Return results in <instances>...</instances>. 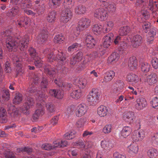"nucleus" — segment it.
<instances>
[{
	"mask_svg": "<svg viewBox=\"0 0 158 158\" xmlns=\"http://www.w3.org/2000/svg\"><path fill=\"white\" fill-rule=\"evenodd\" d=\"M151 104L153 107L158 108V97L153 98L151 102Z\"/></svg>",
	"mask_w": 158,
	"mask_h": 158,
	"instance_id": "obj_50",
	"label": "nucleus"
},
{
	"mask_svg": "<svg viewBox=\"0 0 158 158\" xmlns=\"http://www.w3.org/2000/svg\"><path fill=\"white\" fill-rule=\"evenodd\" d=\"M65 38L62 34H60L56 35L53 39L55 43L58 44H61L64 42Z\"/></svg>",
	"mask_w": 158,
	"mask_h": 158,
	"instance_id": "obj_26",
	"label": "nucleus"
},
{
	"mask_svg": "<svg viewBox=\"0 0 158 158\" xmlns=\"http://www.w3.org/2000/svg\"><path fill=\"white\" fill-rule=\"evenodd\" d=\"M48 96L44 93L41 92L39 94L38 99L40 101H44L48 98Z\"/></svg>",
	"mask_w": 158,
	"mask_h": 158,
	"instance_id": "obj_63",
	"label": "nucleus"
},
{
	"mask_svg": "<svg viewBox=\"0 0 158 158\" xmlns=\"http://www.w3.org/2000/svg\"><path fill=\"white\" fill-rule=\"evenodd\" d=\"M18 6H16L11 9L10 12L9 13V16L12 17L15 16L17 13L18 11Z\"/></svg>",
	"mask_w": 158,
	"mask_h": 158,
	"instance_id": "obj_54",
	"label": "nucleus"
},
{
	"mask_svg": "<svg viewBox=\"0 0 158 158\" xmlns=\"http://www.w3.org/2000/svg\"><path fill=\"white\" fill-rule=\"evenodd\" d=\"M97 113L100 117H105L109 114L108 109L104 106H100L97 108Z\"/></svg>",
	"mask_w": 158,
	"mask_h": 158,
	"instance_id": "obj_14",
	"label": "nucleus"
},
{
	"mask_svg": "<svg viewBox=\"0 0 158 158\" xmlns=\"http://www.w3.org/2000/svg\"><path fill=\"white\" fill-rule=\"evenodd\" d=\"M112 128V127L111 125H106L103 127L102 131L104 133L108 134L111 131Z\"/></svg>",
	"mask_w": 158,
	"mask_h": 158,
	"instance_id": "obj_53",
	"label": "nucleus"
},
{
	"mask_svg": "<svg viewBox=\"0 0 158 158\" xmlns=\"http://www.w3.org/2000/svg\"><path fill=\"white\" fill-rule=\"evenodd\" d=\"M72 16V13L69 9H66L63 10L61 14L60 20L64 23H67L71 19Z\"/></svg>",
	"mask_w": 158,
	"mask_h": 158,
	"instance_id": "obj_9",
	"label": "nucleus"
},
{
	"mask_svg": "<svg viewBox=\"0 0 158 158\" xmlns=\"http://www.w3.org/2000/svg\"><path fill=\"white\" fill-rule=\"evenodd\" d=\"M100 93L97 88H93L87 96V99L91 105L94 106L97 104L99 100Z\"/></svg>",
	"mask_w": 158,
	"mask_h": 158,
	"instance_id": "obj_2",
	"label": "nucleus"
},
{
	"mask_svg": "<svg viewBox=\"0 0 158 158\" xmlns=\"http://www.w3.org/2000/svg\"><path fill=\"white\" fill-rule=\"evenodd\" d=\"M114 35L113 33H110L104 36L103 38V46L104 48H108L111 44L114 39Z\"/></svg>",
	"mask_w": 158,
	"mask_h": 158,
	"instance_id": "obj_11",
	"label": "nucleus"
},
{
	"mask_svg": "<svg viewBox=\"0 0 158 158\" xmlns=\"http://www.w3.org/2000/svg\"><path fill=\"white\" fill-rule=\"evenodd\" d=\"M128 65L131 70H133L137 67V61L135 56L130 57L128 61Z\"/></svg>",
	"mask_w": 158,
	"mask_h": 158,
	"instance_id": "obj_17",
	"label": "nucleus"
},
{
	"mask_svg": "<svg viewBox=\"0 0 158 158\" xmlns=\"http://www.w3.org/2000/svg\"><path fill=\"white\" fill-rule=\"evenodd\" d=\"M44 114V106L41 104H38L35 112L33 115V118L34 120H36L43 115Z\"/></svg>",
	"mask_w": 158,
	"mask_h": 158,
	"instance_id": "obj_10",
	"label": "nucleus"
},
{
	"mask_svg": "<svg viewBox=\"0 0 158 158\" xmlns=\"http://www.w3.org/2000/svg\"><path fill=\"white\" fill-rule=\"evenodd\" d=\"M127 80L128 82H137L139 80V78L134 73H130L127 75Z\"/></svg>",
	"mask_w": 158,
	"mask_h": 158,
	"instance_id": "obj_34",
	"label": "nucleus"
},
{
	"mask_svg": "<svg viewBox=\"0 0 158 158\" xmlns=\"http://www.w3.org/2000/svg\"><path fill=\"white\" fill-rule=\"evenodd\" d=\"M87 47L89 48H93L96 44L94 38L91 35H87L85 41Z\"/></svg>",
	"mask_w": 158,
	"mask_h": 158,
	"instance_id": "obj_16",
	"label": "nucleus"
},
{
	"mask_svg": "<svg viewBox=\"0 0 158 158\" xmlns=\"http://www.w3.org/2000/svg\"><path fill=\"white\" fill-rule=\"evenodd\" d=\"M88 110L87 106L84 103L79 104L76 109V115L80 117L84 115L87 112Z\"/></svg>",
	"mask_w": 158,
	"mask_h": 158,
	"instance_id": "obj_7",
	"label": "nucleus"
},
{
	"mask_svg": "<svg viewBox=\"0 0 158 158\" xmlns=\"http://www.w3.org/2000/svg\"><path fill=\"white\" fill-rule=\"evenodd\" d=\"M107 9L109 13L112 14L116 10V5L113 3H110L107 6Z\"/></svg>",
	"mask_w": 158,
	"mask_h": 158,
	"instance_id": "obj_46",
	"label": "nucleus"
},
{
	"mask_svg": "<svg viewBox=\"0 0 158 158\" xmlns=\"http://www.w3.org/2000/svg\"><path fill=\"white\" fill-rule=\"evenodd\" d=\"M18 150L19 152H27V153H30L32 151V148L27 147L21 148H19L18 149Z\"/></svg>",
	"mask_w": 158,
	"mask_h": 158,
	"instance_id": "obj_57",
	"label": "nucleus"
},
{
	"mask_svg": "<svg viewBox=\"0 0 158 158\" xmlns=\"http://www.w3.org/2000/svg\"><path fill=\"white\" fill-rule=\"evenodd\" d=\"M85 122V119L81 118L76 122V126L78 128L82 127L84 126Z\"/></svg>",
	"mask_w": 158,
	"mask_h": 158,
	"instance_id": "obj_51",
	"label": "nucleus"
},
{
	"mask_svg": "<svg viewBox=\"0 0 158 158\" xmlns=\"http://www.w3.org/2000/svg\"><path fill=\"white\" fill-rule=\"evenodd\" d=\"M142 38L139 35H136L132 38L131 44L132 46L134 48L138 47L142 43Z\"/></svg>",
	"mask_w": 158,
	"mask_h": 158,
	"instance_id": "obj_13",
	"label": "nucleus"
},
{
	"mask_svg": "<svg viewBox=\"0 0 158 158\" xmlns=\"http://www.w3.org/2000/svg\"><path fill=\"white\" fill-rule=\"evenodd\" d=\"M79 45L77 43H75L68 48V51L69 52H72L74 50H76Z\"/></svg>",
	"mask_w": 158,
	"mask_h": 158,
	"instance_id": "obj_61",
	"label": "nucleus"
},
{
	"mask_svg": "<svg viewBox=\"0 0 158 158\" xmlns=\"http://www.w3.org/2000/svg\"><path fill=\"white\" fill-rule=\"evenodd\" d=\"M151 63L153 67L155 69L158 68V59L154 58L151 60Z\"/></svg>",
	"mask_w": 158,
	"mask_h": 158,
	"instance_id": "obj_62",
	"label": "nucleus"
},
{
	"mask_svg": "<svg viewBox=\"0 0 158 158\" xmlns=\"http://www.w3.org/2000/svg\"><path fill=\"white\" fill-rule=\"evenodd\" d=\"M48 37V32L46 30H41L37 37L38 43L42 44L45 42Z\"/></svg>",
	"mask_w": 158,
	"mask_h": 158,
	"instance_id": "obj_12",
	"label": "nucleus"
},
{
	"mask_svg": "<svg viewBox=\"0 0 158 158\" xmlns=\"http://www.w3.org/2000/svg\"><path fill=\"white\" fill-rule=\"evenodd\" d=\"M75 146L81 148H84L85 147V145L82 140H80L74 144Z\"/></svg>",
	"mask_w": 158,
	"mask_h": 158,
	"instance_id": "obj_60",
	"label": "nucleus"
},
{
	"mask_svg": "<svg viewBox=\"0 0 158 158\" xmlns=\"http://www.w3.org/2000/svg\"><path fill=\"white\" fill-rule=\"evenodd\" d=\"M101 145L102 148L106 150H110L114 147L113 142L111 140H102Z\"/></svg>",
	"mask_w": 158,
	"mask_h": 158,
	"instance_id": "obj_15",
	"label": "nucleus"
},
{
	"mask_svg": "<svg viewBox=\"0 0 158 158\" xmlns=\"http://www.w3.org/2000/svg\"><path fill=\"white\" fill-rule=\"evenodd\" d=\"M151 139L153 144L158 145V133L155 134L152 137Z\"/></svg>",
	"mask_w": 158,
	"mask_h": 158,
	"instance_id": "obj_56",
	"label": "nucleus"
},
{
	"mask_svg": "<svg viewBox=\"0 0 158 158\" xmlns=\"http://www.w3.org/2000/svg\"><path fill=\"white\" fill-rule=\"evenodd\" d=\"M44 54H48V61L50 62L53 61V60H56V58L55 57V55L53 51L48 48H46L43 51Z\"/></svg>",
	"mask_w": 158,
	"mask_h": 158,
	"instance_id": "obj_20",
	"label": "nucleus"
},
{
	"mask_svg": "<svg viewBox=\"0 0 158 158\" xmlns=\"http://www.w3.org/2000/svg\"><path fill=\"white\" fill-rule=\"evenodd\" d=\"M147 154L149 157L156 158L158 155V152L156 149L152 148L148 150Z\"/></svg>",
	"mask_w": 158,
	"mask_h": 158,
	"instance_id": "obj_31",
	"label": "nucleus"
},
{
	"mask_svg": "<svg viewBox=\"0 0 158 158\" xmlns=\"http://www.w3.org/2000/svg\"><path fill=\"white\" fill-rule=\"evenodd\" d=\"M53 144L55 145V146L56 147H64L68 145V143L66 141H61L60 142L58 141H55Z\"/></svg>",
	"mask_w": 158,
	"mask_h": 158,
	"instance_id": "obj_40",
	"label": "nucleus"
},
{
	"mask_svg": "<svg viewBox=\"0 0 158 158\" xmlns=\"http://www.w3.org/2000/svg\"><path fill=\"white\" fill-rule=\"evenodd\" d=\"M34 10H35L36 13L39 15L44 13V9L43 6H39L38 7L35 8Z\"/></svg>",
	"mask_w": 158,
	"mask_h": 158,
	"instance_id": "obj_58",
	"label": "nucleus"
},
{
	"mask_svg": "<svg viewBox=\"0 0 158 158\" xmlns=\"http://www.w3.org/2000/svg\"><path fill=\"white\" fill-rule=\"evenodd\" d=\"M30 19L27 17H21L18 20V24L20 27L24 26L25 25L28 24L30 22Z\"/></svg>",
	"mask_w": 158,
	"mask_h": 158,
	"instance_id": "obj_24",
	"label": "nucleus"
},
{
	"mask_svg": "<svg viewBox=\"0 0 158 158\" xmlns=\"http://www.w3.org/2000/svg\"><path fill=\"white\" fill-rule=\"evenodd\" d=\"M49 93L51 95L58 99H62L64 96L63 92L61 90H56L55 89H50L49 91Z\"/></svg>",
	"mask_w": 158,
	"mask_h": 158,
	"instance_id": "obj_19",
	"label": "nucleus"
},
{
	"mask_svg": "<svg viewBox=\"0 0 158 158\" xmlns=\"http://www.w3.org/2000/svg\"><path fill=\"white\" fill-rule=\"evenodd\" d=\"M21 6L23 9L30 8L32 6V3L30 0H22Z\"/></svg>",
	"mask_w": 158,
	"mask_h": 158,
	"instance_id": "obj_38",
	"label": "nucleus"
},
{
	"mask_svg": "<svg viewBox=\"0 0 158 158\" xmlns=\"http://www.w3.org/2000/svg\"><path fill=\"white\" fill-rule=\"evenodd\" d=\"M86 8L82 5H79L76 6L75 9V13L77 15H82L86 13Z\"/></svg>",
	"mask_w": 158,
	"mask_h": 158,
	"instance_id": "obj_23",
	"label": "nucleus"
},
{
	"mask_svg": "<svg viewBox=\"0 0 158 158\" xmlns=\"http://www.w3.org/2000/svg\"><path fill=\"white\" fill-rule=\"evenodd\" d=\"M115 76L114 72L113 71H110L107 72L105 74L103 78V81L108 82L112 79Z\"/></svg>",
	"mask_w": 158,
	"mask_h": 158,
	"instance_id": "obj_21",
	"label": "nucleus"
},
{
	"mask_svg": "<svg viewBox=\"0 0 158 158\" xmlns=\"http://www.w3.org/2000/svg\"><path fill=\"white\" fill-rule=\"evenodd\" d=\"M131 131V129L130 127H124L121 131L122 135L123 137L126 138L130 134Z\"/></svg>",
	"mask_w": 158,
	"mask_h": 158,
	"instance_id": "obj_32",
	"label": "nucleus"
},
{
	"mask_svg": "<svg viewBox=\"0 0 158 158\" xmlns=\"http://www.w3.org/2000/svg\"><path fill=\"white\" fill-rule=\"evenodd\" d=\"M156 32L154 29H152L151 31V34H149L150 37H148V41L150 42L153 40L154 36L156 35Z\"/></svg>",
	"mask_w": 158,
	"mask_h": 158,
	"instance_id": "obj_59",
	"label": "nucleus"
},
{
	"mask_svg": "<svg viewBox=\"0 0 158 158\" xmlns=\"http://www.w3.org/2000/svg\"><path fill=\"white\" fill-rule=\"evenodd\" d=\"M114 27V23L111 21H108L106 22L103 27V32H107L112 29Z\"/></svg>",
	"mask_w": 158,
	"mask_h": 158,
	"instance_id": "obj_22",
	"label": "nucleus"
},
{
	"mask_svg": "<svg viewBox=\"0 0 158 158\" xmlns=\"http://www.w3.org/2000/svg\"><path fill=\"white\" fill-rule=\"evenodd\" d=\"M65 56V54L61 52H59L56 57V59L60 60V63L62 65H64L66 62V57Z\"/></svg>",
	"mask_w": 158,
	"mask_h": 158,
	"instance_id": "obj_27",
	"label": "nucleus"
},
{
	"mask_svg": "<svg viewBox=\"0 0 158 158\" xmlns=\"http://www.w3.org/2000/svg\"><path fill=\"white\" fill-rule=\"evenodd\" d=\"M47 110L49 113H53L55 111V108L54 105L52 103L48 102L46 104Z\"/></svg>",
	"mask_w": 158,
	"mask_h": 158,
	"instance_id": "obj_43",
	"label": "nucleus"
},
{
	"mask_svg": "<svg viewBox=\"0 0 158 158\" xmlns=\"http://www.w3.org/2000/svg\"><path fill=\"white\" fill-rule=\"evenodd\" d=\"M25 100L26 102L22 108V110L24 114L28 115L30 114L29 109L31 106L33 105L34 101L33 99L30 97H27Z\"/></svg>",
	"mask_w": 158,
	"mask_h": 158,
	"instance_id": "obj_4",
	"label": "nucleus"
},
{
	"mask_svg": "<svg viewBox=\"0 0 158 158\" xmlns=\"http://www.w3.org/2000/svg\"><path fill=\"white\" fill-rule=\"evenodd\" d=\"M5 158H15V156L14 153L10 151H6L3 154Z\"/></svg>",
	"mask_w": 158,
	"mask_h": 158,
	"instance_id": "obj_55",
	"label": "nucleus"
},
{
	"mask_svg": "<svg viewBox=\"0 0 158 158\" xmlns=\"http://www.w3.org/2000/svg\"><path fill=\"white\" fill-rule=\"evenodd\" d=\"M140 67L142 71L146 73L148 72L151 67L150 64L146 62L141 63Z\"/></svg>",
	"mask_w": 158,
	"mask_h": 158,
	"instance_id": "obj_39",
	"label": "nucleus"
},
{
	"mask_svg": "<svg viewBox=\"0 0 158 158\" xmlns=\"http://www.w3.org/2000/svg\"><path fill=\"white\" fill-rule=\"evenodd\" d=\"M94 16L99 20H105L107 17V11L103 8H100L95 9L94 12Z\"/></svg>",
	"mask_w": 158,
	"mask_h": 158,
	"instance_id": "obj_3",
	"label": "nucleus"
},
{
	"mask_svg": "<svg viewBox=\"0 0 158 158\" xmlns=\"http://www.w3.org/2000/svg\"><path fill=\"white\" fill-rule=\"evenodd\" d=\"M151 26V24L148 22H146L143 23L142 27L144 31L147 33Z\"/></svg>",
	"mask_w": 158,
	"mask_h": 158,
	"instance_id": "obj_52",
	"label": "nucleus"
},
{
	"mask_svg": "<svg viewBox=\"0 0 158 158\" xmlns=\"http://www.w3.org/2000/svg\"><path fill=\"white\" fill-rule=\"evenodd\" d=\"M56 81H57L56 79H55L54 81L55 83L59 86L61 87L62 89L64 90H68L72 86V85L70 84L66 83H61V82H59L57 83Z\"/></svg>",
	"mask_w": 158,
	"mask_h": 158,
	"instance_id": "obj_30",
	"label": "nucleus"
},
{
	"mask_svg": "<svg viewBox=\"0 0 158 158\" xmlns=\"http://www.w3.org/2000/svg\"><path fill=\"white\" fill-rule=\"evenodd\" d=\"M128 152L131 154H135L138 152V148L136 144H132L128 147Z\"/></svg>",
	"mask_w": 158,
	"mask_h": 158,
	"instance_id": "obj_29",
	"label": "nucleus"
},
{
	"mask_svg": "<svg viewBox=\"0 0 158 158\" xmlns=\"http://www.w3.org/2000/svg\"><path fill=\"white\" fill-rule=\"evenodd\" d=\"M33 59L34 60V64L36 66L39 68L42 66L43 61L38 56H35Z\"/></svg>",
	"mask_w": 158,
	"mask_h": 158,
	"instance_id": "obj_47",
	"label": "nucleus"
},
{
	"mask_svg": "<svg viewBox=\"0 0 158 158\" xmlns=\"http://www.w3.org/2000/svg\"><path fill=\"white\" fill-rule=\"evenodd\" d=\"M74 4V0H64L63 3L65 8L69 9L73 6Z\"/></svg>",
	"mask_w": 158,
	"mask_h": 158,
	"instance_id": "obj_41",
	"label": "nucleus"
},
{
	"mask_svg": "<svg viewBox=\"0 0 158 158\" xmlns=\"http://www.w3.org/2000/svg\"><path fill=\"white\" fill-rule=\"evenodd\" d=\"M136 102L135 107L136 110H140L143 109L147 105L146 100L144 98L142 97H139L136 100Z\"/></svg>",
	"mask_w": 158,
	"mask_h": 158,
	"instance_id": "obj_8",
	"label": "nucleus"
},
{
	"mask_svg": "<svg viewBox=\"0 0 158 158\" xmlns=\"http://www.w3.org/2000/svg\"><path fill=\"white\" fill-rule=\"evenodd\" d=\"M90 20L89 19L85 18L81 19L78 22L77 30L82 31L88 28L90 26Z\"/></svg>",
	"mask_w": 158,
	"mask_h": 158,
	"instance_id": "obj_6",
	"label": "nucleus"
},
{
	"mask_svg": "<svg viewBox=\"0 0 158 158\" xmlns=\"http://www.w3.org/2000/svg\"><path fill=\"white\" fill-rule=\"evenodd\" d=\"M45 72L50 77H53L56 72V69L51 68L49 66H45L44 68Z\"/></svg>",
	"mask_w": 158,
	"mask_h": 158,
	"instance_id": "obj_33",
	"label": "nucleus"
},
{
	"mask_svg": "<svg viewBox=\"0 0 158 158\" xmlns=\"http://www.w3.org/2000/svg\"><path fill=\"white\" fill-rule=\"evenodd\" d=\"M114 158H126L125 155L120 154L118 152H115L113 154Z\"/></svg>",
	"mask_w": 158,
	"mask_h": 158,
	"instance_id": "obj_64",
	"label": "nucleus"
},
{
	"mask_svg": "<svg viewBox=\"0 0 158 158\" xmlns=\"http://www.w3.org/2000/svg\"><path fill=\"white\" fill-rule=\"evenodd\" d=\"M2 97L4 100L5 101H8L10 98V94L9 92V90L6 89H3Z\"/></svg>",
	"mask_w": 158,
	"mask_h": 158,
	"instance_id": "obj_44",
	"label": "nucleus"
},
{
	"mask_svg": "<svg viewBox=\"0 0 158 158\" xmlns=\"http://www.w3.org/2000/svg\"><path fill=\"white\" fill-rule=\"evenodd\" d=\"M70 95L71 97L74 99H79L81 95V90L80 89L74 90L71 93Z\"/></svg>",
	"mask_w": 158,
	"mask_h": 158,
	"instance_id": "obj_35",
	"label": "nucleus"
},
{
	"mask_svg": "<svg viewBox=\"0 0 158 158\" xmlns=\"http://www.w3.org/2000/svg\"><path fill=\"white\" fill-rule=\"evenodd\" d=\"M53 145L52 146L51 144L49 143H44L43 144L42 146V148L47 150H49L52 149H53L56 148L53 143Z\"/></svg>",
	"mask_w": 158,
	"mask_h": 158,
	"instance_id": "obj_48",
	"label": "nucleus"
},
{
	"mask_svg": "<svg viewBox=\"0 0 158 158\" xmlns=\"http://www.w3.org/2000/svg\"><path fill=\"white\" fill-rule=\"evenodd\" d=\"M157 77L156 74L154 73H152L147 77V82L149 85H153L157 81Z\"/></svg>",
	"mask_w": 158,
	"mask_h": 158,
	"instance_id": "obj_18",
	"label": "nucleus"
},
{
	"mask_svg": "<svg viewBox=\"0 0 158 158\" xmlns=\"http://www.w3.org/2000/svg\"><path fill=\"white\" fill-rule=\"evenodd\" d=\"M22 95L19 93H16L13 99V103L16 105L19 104L22 102Z\"/></svg>",
	"mask_w": 158,
	"mask_h": 158,
	"instance_id": "obj_37",
	"label": "nucleus"
},
{
	"mask_svg": "<svg viewBox=\"0 0 158 158\" xmlns=\"http://www.w3.org/2000/svg\"><path fill=\"white\" fill-rule=\"evenodd\" d=\"M86 84V80L85 78H80L78 81L77 85L80 88L84 89L85 87Z\"/></svg>",
	"mask_w": 158,
	"mask_h": 158,
	"instance_id": "obj_42",
	"label": "nucleus"
},
{
	"mask_svg": "<svg viewBox=\"0 0 158 158\" xmlns=\"http://www.w3.org/2000/svg\"><path fill=\"white\" fill-rule=\"evenodd\" d=\"M11 31L9 30L4 31L1 33L2 38L6 40V47L9 51L12 52L18 47L21 51L27 48L29 39L27 36L22 37L19 36L16 39L10 35Z\"/></svg>",
	"mask_w": 158,
	"mask_h": 158,
	"instance_id": "obj_1",
	"label": "nucleus"
},
{
	"mask_svg": "<svg viewBox=\"0 0 158 158\" xmlns=\"http://www.w3.org/2000/svg\"><path fill=\"white\" fill-rule=\"evenodd\" d=\"M75 136V132L73 131L65 133L64 135V137L65 139H71L74 138Z\"/></svg>",
	"mask_w": 158,
	"mask_h": 158,
	"instance_id": "obj_49",
	"label": "nucleus"
},
{
	"mask_svg": "<svg viewBox=\"0 0 158 158\" xmlns=\"http://www.w3.org/2000/svg\"><path fill=\"white\" fill-rule=\"evenodd\" d=\"M130 28L128 26L121 27L119 30V34L121 36L127 35L130 32Z\"/></svg>",
	"mask_w": 158,
	"mask_h": 158,
	"instance_id": "obj_25",
	"label": "nucleus"
},
{
	"mask_svg": "<svg viewBox=\"0 0 158 158\" xmlns=\"http://www.w3.org/2000/svg\"><path fill=\"white\" fill-rule=\"evenodd\" d=\"M119 55L116 52L113 53L108 58V61L111 62L114 61H117L119 59Z\"/></svg>",
	"mask_w": 158,
	"mask_h": 158,
	"instance_id": "obj_45",
	"label": "nucleus"
},
{
	"mask_svg": "<svg viewBox=\"0 0 158 158\" xmlns=\"http://www.w3.org/2000/svg\"><path fill=\"white\" fill-rule=\"evenodd\" d=\"M92 30L95 34L98 35L101 33L102 31H103V27L102 25L96 24L93 26Z\"/></svg>",
	"mask_w": 158,
	"mask_h": 158,
	"instance_id": "obj_36",
	"label": "nucleus"
},
{
	"mask_svg": "<svg viewBox=\"0 0 158 158\" xmlns=\"http://www.w3.org/2000/svg\"><path fill=\"white\" fill-rule=\"evenodd\" d=\"M56 12L53 10L50 12L47 17V20L49 23L54 22L56 19Z\"/></svg>",
	"mask_w": 158,
	"mask_h": 158,
	"instance_id": "obj_28",
	"label": "nucleus"
},
{
	"mask_svg": "<svg viewBox=\"0 0 158 158\" xmlns=\"http://www.w3.org/2000/svg\"><path fill=\"white\" fill-rule=\"evenodd\" d=\"M122 117L125 122L131 124L133 123L135 120V114L134 112L132 111H127L123 113Z\"/></svg>",
	"mask_w": 158,
	"mask_h": 158,
	"instance_id": "obj_5",
	"label": "nucleus"
}]
</instances>
